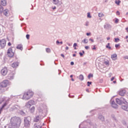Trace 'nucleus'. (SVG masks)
I'll use <instances>...</instances> for the list:
<instances>
[{
    "label": "nucleus",
    "mask_w": 128,
    "mask_h": 128,
    "mask_svg": "<svg viewBox=\"0 0 128 128\" xmlns=\"http://www.w3.org/2000/svg\"><path fill=\"white\" fill-rule=\"evenodd\" d=\"M12 126L16 128H19L21 124V119L18 117H12L10 121Z\"/></svg>",
    "instance_id": "f257e3e1"
},
{
    "label": "nucleus",
    "mask_w": 128,
    "mask_h": 128,
    "mask_svg": "<svg viewBox=\"0 0 128 128\" xmlns=\"http://www.w3.org/2000/svg\"><path fill=\"white\" fill-rule=\"evenodd\" d=\"M34 94V93L32 90H28V91L23 93L22 96V99L26 100H30V98H32Z\"/></svg>",
    "instance_id": "f03ea898"
},
{
    "label": "nucleus",
    "mask_w": 128,
    "mask_h": 128,
    "mask_svg": "<svg viewBox=\"0 0 128 128\" xmlns=\"http://www.w3.org/2000/svg\"><path fill=\"white\" fill-rule=\"evenodd\" d=\"M34 104V101L32 100L28 101L26 104V106L27 108L29 109V111L30 113H34L35 112L36 108L34 106H32Z\"/></svg>",
    "instance_id": "7ed1b4c3"
},
{
    "label": "nucleus",
    "mask_w": 128,
    "mask_h": 128,
    "mask_svg": "<svg viewBox=\"0 0 128 128\" xmlns=\"http://www.w3.org/2000/svg\"><path fill=\"white\" fill-rule=\"evenodd\" d=\"M6 97H4L3 99H2V100L0 102V104H2V102L6 101L3 105H2L1 108H0V110L2 111L4 107L6 106L8 103H10V98H8V100H6Z\"/></svg>",
    "instance_id": "20e7f679"
},
{
    "label": "nucleus",
    "mask_w": 128,
    "mask_h": 128,
    "mask_svg": "<svg viewBox=\"0 0 128 128\" xmlns=\"http://www.w3.org/2000/svg\"><path fill=\"white\" fill-rule=\"evenodd\" d=\"M7 86H8V84L6 82V81H3L0 83V87L2 88H0V93H2V92H6V90H7V89L4 90V88H6Z\"/></svg>",
    "instance_id": "39448f33"
},
{
    "label": "nucleus",
    "mask_w": 128,
    "mask_h": 128,
    "mask_svg": "<svg viewBox=\"0 0 128 128\" xmlns=\"http://www.w3.org/2000/svg\"><path fill=\"white\" fill-rule=\"evenodd\" d=\"M116 102L118 104H122L123 103L126 102V100L124 98H120V99L116 98Z\"/></svg>",
    "instance_id": "423d86ee"
},
{
    "label": "nucleus",
    "mask_w": 128,
    "mask_h": 128,
    "mask_svg": "<svg viewBox=\"0 0 128 128\" xmlns=\"http://www.w3.org/2000/svg\"><path fill=\"white\" fill-rule=\"evenodd\" d=\"M7 54L10 58H12L14 56V53L12 52V49L11 48L8 49Z\"/></svg>",
    "instance_id": "0eeeda50"
},
{
    "label": "nucleus",
    "mask_w": 128,
    "mask_h": 128,
    "mask_svg": "<svg viewBox=\"0 0 128 128\" xmlns=\"http://www.w3.org/2000/svg\"><path fill=\"white\" fill-rule=\"evenodd\" d=\"M0 72L2 76H6V74H8V68L6 67H4L1 70Z\"/></svg>",
    "instance_id": "6e6552de"
},
{
    "label": "nucleus",
    "mask_w": 128,
    "mask_h": 128,
    "mask_svg": "<svg viewBox=\"0 0 128 128\" xmlns=\"http://www.w3.org/2000/svg\"><path fill=\"white\" fill-rule=\"evenodd\" d=\"M6 40L2 39L0 40V46L2 48H4L6 46Z\"/></svg>",
    "instance_id": "1a4fd4ad"
},
{
    "label": "nucleus",
    "mask_w": 128,
    "mask_h": 128,
    "mask_svg": "<svg viewBox=\"0 0 128 128\" xmlns=\"http://www.w3.org/2000/svg\"><path fill=\"white\" fill-rule=\"evenodd\" d=\"M52 2L54 4H56V6H61V4H62V0H52Z\"/></svg>",
    "instance_id": "9d476101"
},
{
    "label": "nucleus",
    "mask_w": 128,
    "mask_h": 128,
    "mask_svg": "<svg viewBox=\"0 0 128 128\" xmlns=\"http://www.w3.org/2000/svg\"><path fill=\"white\" fill-rule=\"evenodd\" d=\"M104 28H105L106 30H110V28H112V25L108 24H106L104 26Z\"/></svg>",
    "instance_id": "9b49d317"
},
{
    "label": "nucleus",
    "mask_w": 128,
    "mask_h": 128,
    "mask_svg": "<svg viewBox=\"0 0 128 128\" xmlns=\"http://www.w3.org/2000/svg\"><path fill=\"white\" fill-rule=\"evenodd\" d=\"M7 78H8V80H12L14 78V73L12 72V73L9 74H8Z\"/></svg>",
    "instance_id": "f8f14e48"
},
{
    "label": "nucleus",
    "mask_w": 128,
    "mask_h": 128,
    "mask_svg": "<svg viewBox=\"0 0 128 128\" xmlns=\"http://www.w3.org/2000/svg\"><path fill=\"white\" fill-rule=\"evenodd\" d=\"M12 68H18V62H14L12 64Z\"/></svg>",
    "instance_id": "ddd939ff"
},
{
    "label": "nucleus",
    "mask_w": 128,
    "mask_h": 128,
    "mask_svg": "<svg viewBox=\"0 0 128 128\" xmlns=\"http://www.w3.org/2000/svg\"><path fill=\"white\" fill-rule=\"evenodd\" d=\"M24 126L26 127H28L30 126V122L28 119H25L24 120Z\"/></svg>",
    "instance_id": "4468645a"
},
{
    "label": "nucleus",
    "mask_w": 128,
    "mask_h": 128,
    "mask_svg": "<svg viewBox=\"0 0 128 128\" xmlns=\"http://www.w3.org/2000/svg\"><path fill=\"white\" fill-rule=\"evenodd\" d=\"M3 14L4 16H8V10L6 9L3 11Z\"/></svg>",
    "instance_id": "2eb2a0df"
},
{
    "label": "nucleus",
    "mask_w": 128,
    "mask_h": 128,
    "mask_svg": "<svg viewBox=\"0 0 128 128\" xmlns=\"http://www.w3.org/2000/svg\"><path fill=\"white\" fill-rule=\"evenodd\" d=\"M112 108H118V104H115L114 101H112Z\"/></svg>",
    "instance_id": "dca6fc26"
},
{
    "label": "nucleus",
    "mask_w": 128,
    "mask_h": 128,
    "mask_svg": "<svg viewBox=\"0 0 128 128\" xmlns=\"http://www.w3.org/2000/svg\"><path fill=\"white\" fill-rule=\"evenodd\" d=\"M117 57H118V55H116V54H113L111 56V58L113 60H116Z\"/></svg>",
    "instance_id": "f3484780"
},
{
    "label": "nucleus",
    "mask_w": 128,
    "mask_h": 128,
    "mask_svg": "<svg viewBox=\"0 0 128 128\" xmlns=\"http://www.w3.org/2000/svg\"><path fill=\"white\" fill-rule=\"evenodd\" d=\"M126 94V90H122L120 92V95L122 96H124Z\"/></svg>",
    "instance_id": "a211bd4d"
},
{
    "label": "nucleus",
    "mask_w": 128,
    "mask_h": 128,
    "mask_svg": "<svg viewBox=\"0 0 128 128\" xmlns=\"http://www.w3.org/2000/svg\"><path fill=\"white\" fill-rule=\"evenodd\" d=\"M0 4L4 6H6V0H2L0 1Z\"/></svg>",
    "instance_id": "6ab92c4d"
},
{
    "label": "nucleus",
    "mask_w": 128,
    "mask_h": 128,
    "mask_svg": "<svg viewBox=\"0 0 128 128\" xmlns=\"http://www.w3.org/2000/svg\"><path fill=\"white\" fill-rule=\"evenodd\" d=\"M40 118L38 116H36V117L34 118V122H38L40 121Z\"/></svg>",
    "instance_id": "aec40b11"
},
{
    "label": "nucleus",
    "mask_w": 128,
    "mask_h": 128,
    "mask_svg": "<svg viewBox=\"0 0 128 128\" xmlns=\"http://www.w3.org/2000/svg\"><path fill=\"white\" fill-rule=\"evenodd\" d=\"M16 48H17L18 50H22V45L20 44L18 45Z\"/></svg>",
    "instance_id": "412c9836"
},
{
    "label": "nucleus",
    "mask_w": 128,
    "mask_h": 128,
    "mask_svg": "<svg viewBox=\"0 0 128 128\" xmlns=\"http://www.w3.org/2000/svg\"><path fill=\"white\" fill-rule=\"evenodd\" d=\"M34 128H42V126L40 124H35Z\"/></svg>",
    "instance_id": "4be33fe9"
},
{
    "label": "nucleus",
    "mask_w": 128,
    "mask_h": 128,
    "mask_svg": "<svg viewBox=\"0 0 128 128\" xmlns=\"http://www.w3.org/2000/svg\"><path fill=\"white\" fill-rule=\"evenodd\" d=\"M122 108L124 110H126L128 112V106H122Z\"/></svg>",
    "instance_id": "5701e85b"
},
{
    "label": "nucleus",
    "mask_w": 128,
    "mask_h": 128,
    "mask_svg": "<svg viewBox=\"0 0 128 128\" xmlns=\"http://www.w3.org/2000/svg\"><path fill=\"white\" fill-rule=\"evenodd\" d=\"M88 80H90V78H94V74H90L88 75Z\"/></svg>",
    "instance_id": "b1692460"
},
{
    "label": "nucleus",
    "mask_w": 128,
    "mask_h": 128,
    "mask_svg": "<svg viewBox=\"0 0 128 128\" xmlns=\"http://www.w3.org/2000/svg\"><path fill=\"white\" fill-rule=\"evenodd\" d=\"M98 16H99V18H102L103 16H104V14L102 12H100L98 14Z\"/></svg>",
    "instance_id": "393cba45"
},
{
    "label": "nucleus",
    "mask_w": 128,
    "mask_h": 128,
    "mask_svg": "<svg viewBox=\"0 0 128 128\" xmlns=\"http://www.w3.org/2000/svg\"><path fill=\"white\" fill-rule=\"evenodd\" d=\"M84 75L80 74L79 76V80H84Z\"/></svg>",
    "instance_id": "a878e982"
},
{
    "label": "nucleus",
    "mask_w": 128,
    "mask_h": 128,
    "mask_svg": "<svg viewBox=\"0 0 128 128\" xmlns=\"http://www.w3.org/2000/svg\"><path fill=\"white\" fill-rule=\"evenodd\" d=\"M4 12V7L2 6V5H0V13L2 14Z\"/></svg>",
    "instance_id": "bb28decb"
},
{
    "label": "nucleus",
    "mask_w": 128,
    "mask_h": 128,
    "mask_svg": "<svg viewBox=\"0 0 128 128\" xmlns=\"http://www.w3.org/2000/svg\"><path fill=\"white\" fill-rule=\"evenodd\" d=\"M82 42H84V44H88V40L86 38H84Z\"/></svg>",
    "instance_id": "cd10ccee"
},
{
    "label": "nucleus",
    "mask_w": 128,
    "mask_h": 128,
    "mask_svg": "<svg viewBox=\"0 0 128 128\" xmlns=\"http://www.w3.org/2000/svg\"><path fill=\"white\" fill-rule=\"evenodd\" d=\"M110 44L108 43L107 44V45H106V48H108V50H112V47H110Z\"/></svg>",
    "instance_id": "c85d7f7f"
},
{
    "label": "nucleus",
    "mask_w": 128,
    "mask_h": 128,
    "mask_svg": "<svg viewBox=\"0 0 128 128\" xmlns=\"http://www.w3.org/2000/svg\"><path fill=\"white\" fill-rule=\"evenodd\" d=\"M46 52H48V54H50L51 52L50 48H46Z\"/></svg>",
    "instance_id": "c756f323"
},
{
    "label": "nucleus",
    "mask_w": 128,
    "mask_h": 128,
    "mask_svg": "<svg viewBox=\"0 0 128 128\" xmlns=\"http://www.w3.org/2000/svg\"><path fill=\"white\" fill-rule=\"evenodd\" d=\"M99 118L102 122L104 120V117L102 116H100Z\"/></svg>",
    "instance_id": "7c9ffc66"
},
{
    "label": "nucleus",
    "mask_w": 128,
    "mask_h": 128,
    "mask_svg": "<svg viewBox=\"0 0 128 128\" xmlns=\"http://www.w3.org/2000/svg\"><path fill=\"white\" fill-rule=\"evenodd\" d=\"M115 4H118V6H120V0H115Z\"/></svg>",
    "instance_id": "2f4dec72"
},
{
    "label": "nucleus",
    "mask_w": 128,
    "mask_h": 128,
    "mask_svg": "<svg viewBox=\"0 0 128 128\" xmlns=\"http://www.w3.org/2000/svg\"><path fill=\"white\" fill-rule=\"evenodd\" d=\"M87 18H92V16H90V12L88 13Z\"/></svg>",
    "instance_id": "473e14b6"
},
{
    "label": "nucleus",
    "mask_w": 128,
    "mask_h": 128,
    "mask_svg": "<svg viewBox=\"0 0 128 128\" xmlns=\"http://www.w3.org/2000/svg\"><path fill=\"white\" fill-rule=\"evenodd\" d=\"M90 25V22L88 21H86V22H85V26H88Z\"/></svg>",
    "instance_id": "72a5a7b5"
},
{
    "label": "nucleus",
    "mask_w": 128,
    "mask_h": 128,
    "mask_svg": "<svg viewBox=\"0 0 128 128\" xmlns=\"http://www.w3.org/2000/svg\"><path fill=\"white\" fill-rule=\"evenodd\" d=\"M76 46H78V44L76 43H74L73 45V48H74V50H76Z\"/></svg>",
    "instance_id": "f704fd0d"
},
{
    "label": "nucleus",
    "mask_w": 128,
    "mask_h": 128,
    "mask_svg": "<svg viewBox=\"0 0 128 128\" xmlns=\"http://www.w3.org/2000/svg\"><path fill=\"white\" fill-rule=\"evenodd\" d=\"M120 46V44H115V48H118V46Z\"/></svg>",
    "instance_id": "c9c22d12"
},
{
    "label": "nucleus",
    "mask_w": 128,
    "mask_h": 128,
    "mask_svg": "<svg viewBox=\"0 0 128 128\" xmlns=\"http://www.w3.org/2000/svg\"><path fill=\"white\" fill-rule=\"evenodd\" d=\"M115 42H118L120 40V38H115Z\"/></svg>",
    "instance_id": "e433bc0d"
},
{
    "label": "nucleus",
    "mask_w": 128,
    "mask_h": 128,
    "mask_svg": "<svg viewBox=\"0 0 128 128\" xmlns=\"http://www.w3.org/2000/svg\"><path fill=\"white\" fill-rule=\"evenodd\" d=\"M26 38L27 40H30V34H27L26 35Z\"/></svg>",
    "instance_id": "4c0bfd02"
},
{
    "label": "nucleus",
    "mask_w": 128,
    "mask_h": 128,
    "mask_svg": "<svg viewBox=\"0 0 128 128\" xmlns=\"http://www.w3.org/2000/svg\"><path fill=\"white\" fill-rule=\"evenodd\" d=\"M87 84H88V86H90V84H92V82H87Z\"/></svg>",
    "instance_id": "58836bf2"
},
{
    "label": "nucleus",
    "mask_w": 128,
    "mask_h": 128,
    "mask_svg": "<svg viewBox=\"0 0 128 128\" xmlns=\"http://www.w3.org/2000/svg\"><path fill=\"white\" fill-rule=\"evenodd\" d=\"M118 19L116 18L115 20V24H118Z\"/></svg>",
    "instance_id": "ea45409f"
},
{
    "label": "nucleus",
    "mask_w": 128,
    "mask_h": 128,
    "mask_svg": "<svg viewBox=\"0 0 128 128\" xmlns=\"http://www.w3.org/2000/svg\"><path fill=\"white\" fill-rule=\"evenodd\" d=\"M90 42H94V39L90 38L89 39Z\"/></svg>",
    "instance_id": "a19ab883"
},
{
    "label": "nucleus",
    "mask_w": 128,
    "mask_h": 128,
    "mask_svg": "<svg viewBox=\"0 0 128 128\" xmlns=\"http://www.w3.org/2000/svg\"><path fill=\"white\" fill-rule=\"evenodd\" d=\"M104 64L106 66H108L109 64L110 63L108 62H105Z\"/></svg>",
    "instance_id": "79ce46f5"
},
{
    "label": "nucleus",
    "mask_w": 128,
    "mask_h": 128,
    "mask_svg": "<svg viewBox=\"0 0 128 128\" xmlns=\"http://www.w3.org/2000/svg\"><path fill=\"white\" fill-rule=\"evenodd\" d=\"M124 60H128V56H125L124 57Z\"/></svg>",
    "instance_id": "37998d69"
},
{
    "label": "nucleus",
    "mask_w": 128,
    "mask_h": 128,
    "mask_svg": "<svg viewBox=\"0 0 128 128\" xmlns=\"http://www.w3.org/2000/svg\"><path fill=\"white\" fill-rule=\"evenodd\" d=\"M116 14L117 16H120V13L119 11H117Z\"/></svg>",
    "instance_id": "c03bdc74"
},
{
    "label": "nucleus",
    "mask_w": 128,
    "mask_h": 128,
    "mask_svg": "<svg viewBox=\"0 0 128 128\" xmlns=\"http://www.w3.org/2000/svg\"><path fill=\"white\" fill-rule=\"evenodd\" d=\"M85 48H86V50H88V48H90V46H85Z\"/></svg>",
    "instance_id": "a18cd8bd"
},
{
    "label": "nucleus",
    "mask_w": 128,
    "mask_h": 128,
    "mask_svg": "<svg viewBox=\"0 0 128 128\" xmlns=\"http://www.w3.org/2000/svg\"><path fill=\"white\" fill-rule=\"evenodd\" d=\"M79 54H80V56H84V54H82V52H79Z\"/></svg>",
    "instance_id": "49530a36"
},
{
    "label": "nucleus",
    "mask_w": 128,
    "mask_h": 128,
    "mask_svg": "<svg viewBox=\"0 0 128 128\" xmlns=\"http://www.w3.org/2000/svg\"><path fill=\"white\" fill-rule=\"evenodd\" d=\"M70 64L71 66H74V62H70Z\"/></svg>",
    "instance_id": "de8ad7c7"
},
{
    "label": "nucleus",
    "mask_w": 128,
    "mask_h": 128,
    "mask_svg": "<svg viewBox=\"0 0 128 128\" xmlns=\"http://www.w3.org/2000/svg\"><path fill=\"white\" fill-rule=\"evenodd\" d=\"M8 46H12V43H10V42H9L8 44Z\"/></svg>",
    "instance_id": "09e8293b"
},
{
    "label": "nucleus",
    "mask_w": 128,
    "mask_h": 128,
    "mask_svg": "<svg viewBox=\"0 0 128 128\" xmlns=\"http://www.w3.org/2000/svg\"><path fill=\"white\" fill-rule=\"evenodd\" d=\"M114 80V76L110 78V80Z\"/></svg>",
    "instance_id": "8fccbe9b"
},
{
    "label": "nucleus",
    "mask_w": 128,
    "mask_h": 128,
    "mask_svg": "<svg viewBox=\"0 0 128 128\" xmlns=\"http://www.w3.org/2000/svg\"><path fill=\"white\" fill-rule=\"evenodd\" d=\"M56 44H60V41L56 40Z\"/></svg>",
    "instance_id": "3c124183"
},
{
    "label": "nucleus",
    "mask_w": 128,
    "mask_h": 128,
    "mask_svg": "<svg viewBox=\"0 0 128 128\" xmlns=\"http://www.w3.org/2000/svg\"><path fill=\"white\" fill-rule=\"evenodd\" d=\"M90 32H88V33H86V36H90Z\"/></svg>",
    "instance_id": "603ef678"
},
{
    "label": "nucleus",
    "mask_w": 128,
    "mask_h": 128,
    "mask_svg": "<svg viewBox=\"0 0 128 128\" xmlns=\"http://www.w3.org/2000/svg\"><path fill=\"white\" fill-rule=\"evenodd\" d=\"M94 47L92 48V50H96V46H94Z\"/></svg>",
    "instance_id": "864d4df0"
},
{
    "label": "nucleus",
    "mask_w": 128,
    "mask_h": 128,
    "mask_svg": "<svg viewBox=\"0 0 128 128\" xmlns=\"http://www.w3.org/2000/svg\"><path fill=\"white\" fill-rule=\"evenodd\" d=\"M61 56H62V58H64V54H61Z\"/></svg>",
    "instance_id": "5fc2aeb1"
},
{
    "label": "nucleus",
    "mask_w": 128,
    "mask_h": 128,
    "mask_svg": "<svg viewBox=\"0 0 128 128\" xmlns=\"http://www.w3.org/2000/svg\"><path fill=\"white\" fill-rule=\"evenodd\" d=\"M52 10H56V6H54V8H52Z\"/></svg>",
    "instance_id": "6e6d98bb"
},
{
    "label": "nucleus",
    "mask_w": 128,
    "mask_h": 128,
    "mask_svg": "<svg viewBox=\"0 0 128 128\" xmlns=\"http://www.w3.org/2000/svg\"><path fill=\"white\" fill-rule=\"evenodd\" d=\"M58 72H59L58 74H60L62 73V71L58 70Z\"/></svg>",
    "instance_id": "4d7b16f0"
},
{
    "label": "nucleus",
    "mask_w": 128,
    "mask_h": 128,
    "mask_svg": "<svg viewBox=\"0 0 128 128\" xmlns=\"http://www.w3.org/2000/svg\"><path fill=\"white\" fill-rule=\"evenodd\" d=\"M110 40V38L108 37V38H107V40Z\"/></svg>",
    "instance_id": "13d9d810"
},
{
    "label": "nucleus",
    "mask_w": 128,
    "mask_h": 128,
    "mask_svg": "<svg viewBox=\"0 0 128 128\" xmlns=\"http://www.w3.org/2000/svg\"><path fill=\"white\" fill-rule=\"evenodd\" d=\"M67 44H68L69 46H72V44H70V43Z\"/></svg>",
    "instance_id": "bf43d9fd"
},
{
    "label": "nucleus",
    "mask_w": 128,
    "mask_h": 128,
    "mask_svg": "<svg viewBox=\"0 0 128 128\" xmlns=\"http://www.w3.org/2000/svg\"><path fill=\"white\" fill-rule=\"evenodd\" d=\"M65 48L66 50H68V46H66Z\"/></svg>",
    "instance_id": "052dcab7"
},
{
    "label": "nucleus",
    "mask_w": 128,
    "mask_h": 128,
    "mask_svg": "<svg viewBox=\"0 0 128 128\" xmlns=\"http://www.w3.org/2000/svg\"><path fill=\"white\" fill-rule=\"evenodd\" d=\"M104 0V2H108V0Z\"/></svg>",
    "instance_id": "680f3d73"
},
{
    "label": "nucleus",
    "mask_w": 128,
    "mask_h": 128,
    "mask_svg": "<svg viewBox=\"0 0 128 128\" xmlns=\"http://www.w3.org/2000/svg\"><path fill=\"white\" fill-rule=\"evenodd\" d=\"M83 64H84V66H86V62L83 63Z\"/></svg>",
    "instance_id": "e2e57ef3"
},
{
    "label": "nucleus",
    "mask_w": 128,
    "mask_h": 128,
    "mask_svg": "<svg viewBox=\"0 0 128 128\" xmlns=\"http://www.w3.org/2000/svg\"><path fill=\"white\" fill-rule=\"evenodd\" d=\"M76 56V54H73L72 56L74 57V56Z\"/></svg>",
    "instance_id": "0e129e2a"
},
{
    "label": "nucleus",
    "mask_w": 128,
    "mask_h": 128,
    "mask_svg": "<svg viewBox=\"0 0 128 128\" xmlns=\"http://www.w3.org/2000/svg\"><path fill=\"white\" fill-rule=\"evenodd\" d=\"M126 30L127 31V32H128V28H126Z\"/></svg>",
    "instance_id": "69168bd1"
},
{
    "label": "nucleus",
    "mask_w": 128,
    "mask_h": 128,
    "mask_svg": "<svg viewBox=\"0 0 128 128\" xmlns=\"http://www.w3.org/2000/svg\"><path fill=\"white\" fill-rule=\"evenodd\" d=\"M116 81H114V82H113V83H114V84H116Z\"/></svg>",
    "instance_id": "338daca9"
},
{
    "label": "nucleus",
    "mask_w": 128,
    "mask_h": 128,
    "mask_svg": "<svg viewBox=\"0 0 128 128\" xmlns=\"http://www.w3.org/2000/svg\"><path fill=\"white\" fill-rule=\"evenodd\" d=\"M126 40L128 38V36H126Z\"/></svg>",
    "instance_id": "774afa93"
}]
</instances>
